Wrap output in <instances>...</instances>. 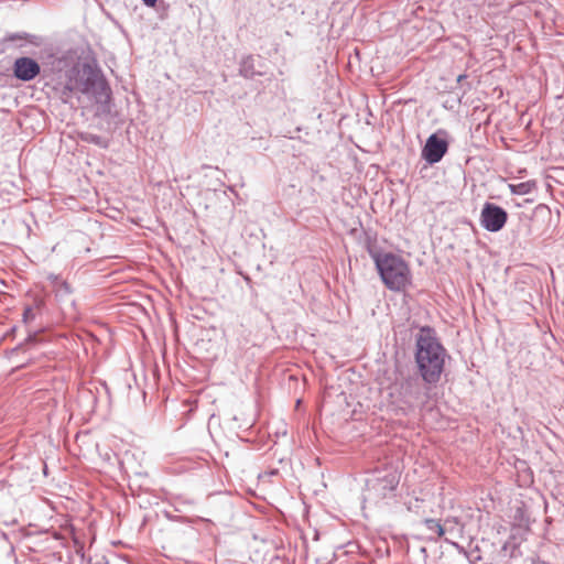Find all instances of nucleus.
Returning <instances> with one entry per match:
<instances>
[{
    "label": "nucleus",
    "instance_id": "1",
    "mask_svg": "<svg viewBox=\"0 0 564 564\" xmlns=\"http://www.w3.org/2000/svg\"><path fill=\"white\" fill-rule=\"evenodd\" d=\"M446 356V350L438 341L434 329L429 326L421 327L415 335V362L426 383L440 381Z\"/></svg>",
    "mask_w": 564,
    "mask_h": 564
},
{
    "label": "nucleus",
    "instance_id": "2",
    "mask_svg": "<svg viewBox=\"0 0 564 564\" xmlns=\"http://www.w3.org/2000/svg\"><path fill=\"white\" fill-rule=\"evenodd\" d=\"M63 98L84 95L98 104L110 99V88L99 69L89 64L73 67L68 74L62 91Z\"/></svg>",
    "mask_w": 564,
    "mask_h": 564
},
{
    "label": "nucleus",
    "instance_id": "3",
    "mask_svg": "<svg viewBox=\"0 0 564 564\" xmlns=\"http://www.w3.org/2000/svg\"><path fill=\"white\" fill-rule=\"evenodd\" d=\"M376 268L384 285L392 291H401L411 282L406 262L393 253L376 254Z\"/></svg>",
    "mask_w": 564,
    "mask_h": 564
},
{
    "label": "nucleus",
    "instance_id": "4",
    "mask_svg": "<svg viewBox=\"0 0 564 564\" xmlns=\"http://www.w3.org/2000/svg\"><path fill=\"white\" fill-rule=\"evenodd\" d=\"M400 481V475L393 469L373 471L366 479L364 498L369 502L377 503L380 500L392 496Z\"/></svg>",
    "mask_w": 564,
    "mask_h": 564
},
{
    "label": "nucleus",
    "instance_id": "5",
    "mask_svg": "<svg viewBox=\"0 0 564 564\" xmlns=\"http://www.w3.org/2000/svg\"><path fill=\"white\" fill-rule=\"evenodd\" d=\"M430 384L422 377L409 376L404 378L399 388L402 402L409 408L423 404L429 399Z\"/></svg>",
    "mask_w": 564,
    "mask_h": 564
},
{
    "label": "nucleus",
    "instance_id": "6",
    "mask_svg": "<svg viewBox=\"0 0 564 564\" xmlns=\"http://www.w3.org/2000/svg\"><path fill=\"white\" fill-rule=\"evenodd\" d=\"M508 219V213L494 203H485L480 213V225L487 231H500Z\"/></svg>",
    "mask_w": 564,
    "mask_h": 564
},
{
    "label": "nucleus",
    "instance_id": "7",
    "mask_svg": "<svg viewBox=\"0 0 564 564\" xmlns=\"http://www.w3.org/2000/svg\"><path fill=\"white\" fill-rule=\"evenodd\" d=\"M448 150L446 139L438 137L437 133L431 134L422 149V158L429 164L438 163Z\"/></svg>",
    "mask_w": 564,
    "mask_h": 564
},
{
    "label": "nucleus",
    "instance_id": "8",
    "mask_svg": "<svg viewBox=\"0 0 564 564\" xmlns=\"http://www.w3.org/2000/svg\"><path fill=\"white\" fill-rule=\"evenodd\" d=\"M41 72L40 64L31 57H19L13 64V75L22 82L33 80Z\"/></svg>",
    "mask_w": 564,
    "mask_h": 564
},
{
    "label": "nucleus",
    "instance_id": "9",
    "mask_svg": "<svg viewBox=\"0 0 564 564\" xmlns=\"http://www.w3.org/2000/svg\"><path fill=\"white\" fill-rule=\"evenodd\" d=\"M239 72L246 78H253L261 74L254 69V58L252 56H247L241 61Z\"/></svg>",
    "mask_w": 564,
    "mask_h": 564
},
{
    "label": "nucleus",
    "instance_id": "10",
    "mask_svg": "<svg viewBox=\"0 0 564 564\" xmlns=\"http://www.w3.org/2000/svg\"><path fill=\"white\" fill-rule=\"evenodd\" d=\"M535 181H527L518 184H509L510 192L514 195H527L535 189Z\"/></svg>",
    "mask_w": 564,
    "mask_h": 564
},
{
    "label": "nucleus",
    "instance_id": "11",
    "mask_svg": "<svg viewBox=\"0 0 564 564\" xmlns=\"http://www.w3.org/2000/svg\"><path fill=\"white\" fill-rule=\"evenodd\" d=\"M52 279L57 283L55 289V295L57 300L61 302L67 301L72 293L69 285L64 281L58 282L57 276H52Z\"/></svg>",
    "mask_w": 564,
    "mask_h": 564
},
{
    "label": "nucleus",
    "instance_id": "12",
    "mask_svg": "<svg viewBox=\"0 0 564 564\" xmlns=\"http://www.w3.org/2000/svg\"><path fill=\"white\" fill-rule=\"evenodd\" d=\"M424 523L426 529L430 532L435 533L437 536H442L445 532L443 525L435 519H425Z\"/></svg>",
    "mask_w": 564,
    "mask_h": 564
},
{
    "label": "nucleus",
    "instance_id": "13",
    "mask_svg": "<svg viewBox=\"0 0 564 564\" xmlns=\"http://www.w3.org/2000/svg\"><path fill=\"white\" fill-rule=\"evenodd\" d=\"M83 140L88 143L96 144L100 148H107L108 145V142L101 135L98 134L86 133L85 135H83Z\"/></svg>",
    "mask_w": 564,
    "mask_h": 564
},
{
    "label": "nucleus",
    "instance_id": "14",
    "mask_svg": "<svg viewBox=\"0 0 564 564\" xmlns=\"http://www.w3.org/2000/svg\"><path fill=\"white\" fill-rule=\"evenodd\" d=\"M29 36L28 33H10L6 36V41H9V42H15V41H21V40H26Z\"/></svg>",
    "mask_w": 564,
    "mask_h": 564
},
{
    "label": "nucleus",
    "instance_id": "15",
    "mask_svg": "<svg viewBox=\"0 0 564 564\" xmlns=\"http://www.w3.org/2000/svg\"><path fill=\"white\" fill-rule=\"evenodd\" d=\"M35 318V314H34V311L31 306H28L24 308V312H23V321L25 323H29L31 321H33Z\"/></svg>",
    "mask_w": 564,
    "mask_h": 564
},
{
    "label": "nucleus",
    "instance_id": "16",
    "mask_svg": "<svg viewBox=\"0 0 564 564\" xmlns=\"http://www.w3.org/2000/svg\"><path fill=\"white\" fill-rule=\"evenodd\" d=\"M142 1L147 7H150V8H153L158 2V0H142Z\"/></svg>",
    "mask_w": 564,
    "mask_h": 564
},
{
    "label": "nucleus",
    "instance_id": "17",
    "mask_svg": "<svg viewBox=\"0 0 564 564\" xmlns=\"http://www.w3.org/2000/svg\"><path fill=\"white\" fill-rule=\"evenodd\" d=\"M417 501H419L417 499H415V500H414L415 506H413V502H412V501H410V502L408 503V509H409L410 511H412L413 509H415Z\"/></svg>",
    "mask_w": 564,
    "mask_h": 564
},
{
    "label": "nucleus",
    "instance_id": "18",
    "mask_svg": "<svg viewBox=\"0 0 564 564\" xmlns=\"http://www.w3.org/2000/svg\"><path fill=\"white\" fill-rule=\"evenodd\" d=\"M466 77H467V76H466L465 74H460V75H458V77H457V83L463 82Z\"/></svg>",
    "mask_w": 564,
    "mask_h": 564
},
{
    "label": "nucleus",
    "instance_id": "19",
    "mask_svg": "<svg viewBox=\"0 0 564 564\" xmlns=\"http://www.w3.org/2000/svg\"><path fill=\"white\" fill-rule=\"evenodd\" d=\"M107 564H109V563H107Z\"/></svg>",
    "mask_w": 564,
    "mask_h": 564
}]
</instances>
